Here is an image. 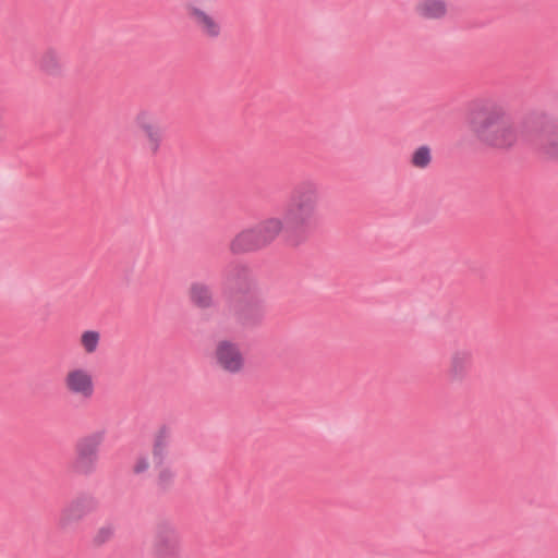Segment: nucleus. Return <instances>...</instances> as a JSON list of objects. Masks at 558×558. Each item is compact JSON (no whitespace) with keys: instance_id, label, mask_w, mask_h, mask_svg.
<instances>
[{"instance_id":"obj_1","label":"nucleus","mask_w":558,"mask_h":558,"mask_svg":"<svg viewBox=\"0 0 558 558\" xmlns=\"http://www.w3.org/2000/svg\"><path fill=\"white\" fill-rule=\"evenodd\" d=\"M470 134L481 145L495 149H509L520 141L518 124L501 104H483L471 109L466 117Z\"/></svg>"},{"instance_id":"obj_2","label":"nucleus","mask_w":558,"mask_h":558,"mask_svg":"<svg viewBox=\"0 0 558 558\" xmlns=\"http://www.w3.org/2000/svg\"><path fill=\"white\" fill-rule=\"evenodd\" d=\"M320 191L317 183L305 181L299 184L284 210L287 233L293 238H306L319 222Z\"/></svg>"},{"instance_id":"obj_3","label":"nucleus","mask_w":558,"mask_h":558,"mask_svg":"<svg viewBox=\"0 0 558 558\" xmlns=\"http://www.w3.org/2000/svg\"><path fill=\"white\" fill-rule=\"evenodd\" d=\"M284 231L287 232L284 217L269 216L254 228L238 233L231 241L230 248L234 253L260 250L270 245Z\"/></svg>"},{"instance_id":"obj_4","label":"nucleus","mask_w":558,"mask_h":558,"mask_svg":"<svg viewBox=\"0 0 558 558\" xmlns=\"http://www.w3.org/2000/svg\"><path fill=\"white\" fill-rule=\"evenodd\" d=\"M211 364L227 375H240L246 369V357L241 345L230 339L215 343L210 354Z\"/></svg>"},{"instance_id":"obj_5","label":"nucleus","mask_w":558,"mask_h":558,"mask_svg":"<svg viewBox=\"0 0 558 558\" xmlns=\"http://www.w3.org/2000/svg\"><path fill=\"white\" fill-rule=\"evenodd\" d=\"M171 437V428L163 425L155 432L153 438V465L156 471L157 481L160 485H167L171 483L175 475L172 466L168 462Z\"/></svg>"},{"instance_id":"obj_6","label":"nucleus","mask_w":558,"mask_h":558,"mask_svg":"<svg viewBox=\"0 0 558 558\" xmlns=\"http://www.w3.org/2000/svg\"><path fill=\"white\" fill-rule=\"evenodd\" d=\"M184 11L190 23L203 37L217 39L222 35L223 27L219 17L206 10L197 0L185 2Z\"/></svg>"},{"instance_id":"obj_7","label":"nucleus","mask_w":558,"mask_h":558,"mask_svg":"<svg viewBox=\"0 0 558 558\" xmlns=\"http://www.w3.org/2000/svg\"><path fill=\"white\" fill-rule=\"evenodd\" d=\"M134 125L143 136V147L151 156H156L163 141V133L155 117L147 110L138 111L134 117Z\"/></svg>"},{"instance_id":"obj_8","label":"nucleus","mask_w":558,"mask_h":558,"mask_svg":"<svg viewBox=\"0 0 558 558\" xmlns=\"http://www.w3.org/2000/svg\"><path fill=\"white\" fill-rule=\"evenodd\" d=\"M182 541L175 529L168 525L159 526L151 544L153 558H180Z\"/></svg>"},{"instance_id":"obj_9","label":"nucleus","mask_w":558,"mask_h":558,"mask_svg":"<svg viewBox=\"0 0 558 558\" xmlns=\"http://www.w3.org/2000/svg\"><path fill=\"white\" fill-rule=\"evenodd\" d=\"M102 442V434L88 435L76 445L75 469L77 472L88 474L96 468L98 460V448Z\"/></svg>"},{"instance_id":"obj_10","label":"nucleus","mask_w":558,"mask_h":558,"mask_svg":"<svg viewBox=\"0 0 558 558\" xmlns=\"http://www.w3.org/2000/svg\"><path fill=\"white\" fill-rule=\"evenodd\" d=\"M95 384L93 375L85 369L72 371V396L76 401L84 403L93 398Z\"/></svg>"},{"instance_id":"obj_11","label":"nucleus","mask_w":558,"mask_h":558,"mask_svg":"<svg viewBox=\"0 0 558 558\" xmlns=\"http://www.w3.org/2000/svg\"><path fill=\"white\" fill-rule=\"evenodd\" d=\"M414 12L423 20L439 21L448 15L449 5L447 0H417Z\"/></svg>"},{"instance_id":"obj_12","label":"nucleus","mask_w":558,"mask_h":558,"mask_svg":"<svg viewBox=\"0 0 558 558\" xmlns=\"http://www.w3.org/2000/svg\"><path fill=\"white\" fill-rule=\"evenodd\" d=\"M189 298L195 306L201 308L210 307L214 303L210 288L202 282H194L190 286Z\"/></svg>"},{"instance_id":"obj_13","label":"nucleus","mask_w":558,"mask_h":558,"mask_svg":"<svg viewBox=\"0 0 558 558\" xmlns=\"http://www.w3.org/2000/svg\"><path fill=\"white\" fill-rule=\"evenodd\" d=\"M471 365V354L465 351L454 352L450 359L449 374L452 378L463 377Z\"/></svg>"},{"instance_id":"obj_14","label":"nucleus","mask_w":558,"mask_h":558,"mask_svg":"<svg viewBox=\"0 0 558 558\" xmlns=\"http://www.w3.org/2000/svg\"><path fill=\"white\" fill-rule=\"evenodd\" d=\"M100 337V332L97 330H85L80 335L77 345L84 354H94L99 348Z\"/></svg>"},{"instance_id":"obj_15","label":"nucleus","mask_w":558,"mask_h":558,"mask_svg":"<svg viewBox=\"0 0 558 558\" xmlns=\"http://www.w3.org/2000/svg\"><path fill=\"white\" fill-rule=\"evenodd\" d=\"M432 149L426 145L418 146L410 157V163L415 169H426L432 162Z\"/></svg>"},{"instance_id":"obj_16","label":"nucleus","mask_w":558,"mask_h":558,"mask_svg":"<svg viewBox=\"0 0 558 558\" xmlns=\"http://www.w3.org/2000/svg\"><path fill=\"white\" fill-rule=\"evenodd\" d=\"M542 149L548 158L558 161V123L547 133Z\"/></svg>"},{"instance_id":"obj_17","label":"nucleus","mask_w":558,"mask_h":558,"mask_svg":"<svg viewBox=\"0 0 558 558\" xmlns=\"http://www.w3.org/2000/svg\"><path fill=\"white\" fill-rule=\"evenodd\" d=\"M60 61L61 58L59 53L54 50H48L41 59V66L48 72V73H56L60 68Z\"/></svg>"},{"instance_id":"obj_18","label":"nucleus","mask_w":558,"mask_h":558,"mask_svg":"<svg viewBox=\"0 0 558 558\" xmlns=\"http://www.w3.org/2000/svg\"><path fill=\"white\" fill-rule=\"evenodd\" d=\"M151 463H153V460L150 461L148 456H146V454L138 456L132 464V472L135 475L146 474L149 471Z\"/></svg>"},{"instance_id":"obj_19","label":"nucleus","mask_w":558,"mask_h":558,"mask_svg":"<svg viewBox=\"0 0 558 558\" xmlns=\"http://www.w3.org/2000/svg\"><path fill=\"white\" fill-rule=\"evenodd\" d=\"M113 534H114L113 527L111 525H106V526L100 527L97 531L94 539L97 544H104V543L108 542L109 539H111Z\"/></svg>"},{"instance_id":"obj_20","label":"nucleus","mask_w":558,"mask_h":558,"mask_svg":"<svg viewBox=\"0 0 558 558\" xmlns=\"http://www.w3.org/2000/svg\"><path fill=\"white\" fill-rule=\"evenodd\" d=\"M248 281H250L251 289L255 291L256 290V283L251 278H248Z\"/></svg>"}]
</instances>
